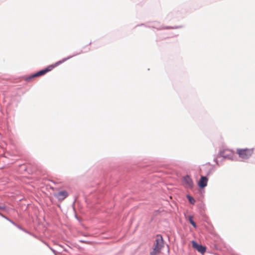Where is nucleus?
<instances>
[{"mask_svg": "<svg viewBox=\"0 0 255 255\" xmlns=\"http://www.w3.org/2000/svg\"><path fill=\"white\" fill-rule=\"evenodd\" d=\"M254 152V148H237V153L242 161L248 160L253 155Z\"/></svg>", "mask_w": 255, "mask_h": 255, "instance_id": "1", "label": "nucleus"}, {"mask_svg": "<svg viewBox=\"0 0 255 255\" xmlns=\"http://www.w3.org/2000/svg\"><path fill=\"white\" fill-rule=\"evenodd\" d=\"M68 59H69V58H64V59H63L62 60L58 61L57 62H56L53 65H50V66H48L46 69L42 70H41L40 71H38L36 73L31 75L30 77H29V79H31L32 78H35V77H39V76H41L42 75H43L45 74L47 72L51 71L55 67H56V66L59 65V64L64 62L65 61H66Z\"/></svg>", "mask_w": 255, "mask_h": 255, "instance_id": "2", "label": "nucleus"}, {"mask_svg": "<svg viewBox=\"0 0 255 255\" xmlns=\"http://www.w3.org/2000/svg\"><path fill=\"white\" fill-rule=\"evenodd\" d=\"M163 246V241L162 237L158 235L156 237L153 251L151 252V255H157L160 253V251Z\"/></svg>", "mask_w": 255, "mask_h": 255, "instance_id": "3", "label": "nucleus"}, {"mask_svg": "<svg viewBox=\"0 0 255 255\" xmlns=\"http://www.w3.org/2000/svg\"><path fill=\"white\" fill-rule=\"evenodd\" d=\"M214 169V167L209 163L202 165L200 167L201 173L205 174L206 175L213 174Z\"/></svg>", "mask_w": 255, "mask_h": 255, "instance_id": "4", "label": "nucleus"}, {"mask_svg": "<svg viewBox=\"0 0 255 255\" xmlns=\"http://www.w3.org/2000/svg\"><path fill=\"white\" fill-rule=\"evenodd\" d=\"M220 157L227 158L230 160H234L235 158V154L234 151L230 149H225L221 152L219 154Z\"/></svg>", "mask_w": 255, "mask_h": 255, "instance_id": "5", "label": "nucleus"}, {"mask_svg": "<svg viewBox=\"0 0 255 255\" xmlns=\"http://www.w3.org/2000/svg\"><path fill=\"white\" fill-rule=\"evenodd\" d=\"M68 195V194L66 191H61L54 194V196L61 201L65 199Z\"/></svg>", "mask_w": 255, "mask_h": 255, "instance_id": "6", "label": "nucleus"}, {"mask_svg": "<svg viewBox=\"0 0 255 255\" xmlns=\"http://www.w3.org/2000/svg\"><path fill=\"white\" fill-rule=\"evenodd\" d=\"M192 245L193 248L196 249L201 254H204L206 252V248L203 246L198 244L195 241H192Z\"/></svg>", "mask_w": 255, "mask_h": 255, "instance_id": "7", "label": "nucleus"}, {"mask_svg": "<svg viewBox=\"0 0 255 255\" xmlns=\"http://www.w3.org/2000/svg\"><path fill=\"white\" fill-rule=\"evenodd\" d=\"M183 184L186 188H192L193 182L190 176H184L183 178Z\"/></svg>", "mask_w": 255, "mask_h": 255, "instance_id": "8", "label": "nucleus"}, {"mask_svg": "<svg viewBox=\"0 0 255 255\" xmlns=\"http://www.w3.org/2000/svg\"><path fill=\"white\" fill-rule=\"evenodd\" d=\"M208 181L206 176H201V179L198 181V186L201 188H203L207 186V182Z\"/></svg>", "mask_w": 255, "mask_h": 255, "instance_id": "9", "label": "nucleus"}, {"mask_svg": "<svg viewBox=\"0 0 255 255\" xmlns=\"http://www.w3.org/2000/svg\"><path fill=\"white\" fill-rule=\"evenodd\" d=\"M189 222L190 223V224L195 228H196V224L195 223V222L193 220V218L192 216H189Z\"/></svg>", "mask_w": 255, "mask_h": 255, "instance_id": "10", "label": "nucleus"}, {"mask_svg": "<svg viewBox=\"0 0 255 255\" xmlns=\"http://www.w3.org/2000/svg\"><path fill=\"white\" fill-rule=\"evenodd\" d=\"M187 198H188V200H189V201L190 202V203H191L192 204H194L195 201L193 197H192L191 196H189V195H188L187 196Z\"/></svg>", "mask_w": 255, "mask_h": 255, "instance_id": "11", "label": "nucleus"}]
</instances>
